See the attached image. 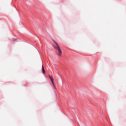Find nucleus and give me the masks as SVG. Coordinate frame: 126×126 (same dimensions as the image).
Returning a JSON list of instances; mask_svg holds the SVG:
<instances>
[{"instance_id":"nucleus-2","label":"nucleus","mask_w":126,"mask_h":126,"mask_svg":"<svg viewBox=\"0 0 126 126\" xmlns=\"http://www.w3.org/2000/svg\"><path fill=\"white\" fill-rule=\"evenodd\" d=\"M49 77H50V79L51 80V81L52 82V83L53 84V86H54V83H55V82L54 81V78H53V77H51V76H49Z\"/></svg>"},{"instance_id":"nucleus-1","label":"nucleus","mask_w":126,"mask_h":126,"mask_svg":"<svg viewBox=\"0 0 126 126\" xmlns=\"http://www.w3.org/2000/svg\"><path fill=\"white\" fill-rule=\"evenodd\" d=\"M54 43L56 44V45L54 46V48L58 51L59 56H60V57H62V55H63V52H62L61 48H60V46H59V44L57 43V42L54 41Z\"/></svg>"},{"instance_id":"nucleus-3","label":"nucleus","mask_w":126,"mask_h":126,"mask_svg":"<svg viewBox=\"0 0 126 126\" xmlns=\"http://www.w3.org/2000/svg\"><path fill=\"white\" fill-rule=\"evenodd\" d=\"M42 72L44 74H45V69H44V65H42Z\"/></svg>"},{"instance_id":"nucleus-4","label":"nucleus","mask_w":126,"mask_h":126,"mask_svg":"<svg viewBox=\"0 0 126 126\" xmlns=\"http://www.w3.org/2000/svg\"><path fill=\"white\" fill-rule=\"evenodd\" d=\"M16 40H17V39H16V38L13 39V40L14 41V42H15V41H16Z\"/></svg>"}]
</instances>
